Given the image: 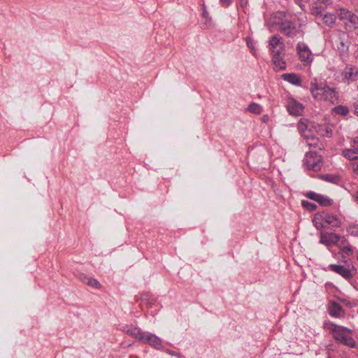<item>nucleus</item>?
<instances>
[{
    "label": "nucleus",
    "instance_id": "1",
    "mask_svg": "<svg viewBox=\"0 0 358 358\" xmlns=\"http://www.w3.org/2000/svg\"><path fill=\"white\" fill-rule=\"evenodd\" d=\"M309 90L313 97L317 101H331L336 96L334 88L330 87L325 83H318L316 78L311 80Z\"/></svg>",
    "mask_w": 358,
    "mask_h": 358
},
{
    "label": "nucleus",
    "instance_id": "2",
    "mask_svg": "<svg viewBox=\"0 0 358 358\" xmlns=\"http://www.w3.org/2000/svg\"><path fill=\"white\" fill-rule=\"evenodd\" d=\"M315 227L317 229L327 227H338L341 220L335 215L327 212L317 213L313 220Z\"/></svg>",
    "mask_w": 358,
    "mask_h": 358
},
{
    "label": "nucleus",
    "instance_id": "3",
    "mask_svg": "<svg viewBox=\"0 0 358 358\" xmlns=\"http://www.w3.org/2000/svg\"><path fill=\"white\" fill-rule=\"evenodd\" d=\"M274 23L278 26V30L282 34L289 38H293L300 33V29L297 27L296 22L286 16L277 18Z\"/></svg>",
    "mask_w": 358,
    "mask_h": 358
},
{
    "label": "nucleus",
    "instance_id": "4",
    "mask_svg": "<svg viewBox=\"0 0 358 358\" xmlns=\"http://www.w3.org/2000/svg\"><path fill=\"white\" fill-rule=\"evenodd\" d=\"M310 127L311 123L307 119H301L298 124V129L307 140V144L310 147H316L318 144V138L312 136Z\"/></svg>",
    "mask_w": 358,
    "mask_h": 358
},
{
    "label": "nucleus",
    "instance_id": "5",
    "mask_svg": "<svg viewBox=\"0 0 358 358\" xmlns=\"http://www.w3.org/2000/svg\"><path fill=\"white\" fill-rule=\"evenodd\" d=\"M338 16L344 22L348 29L354 30L358 28V16L351 11L345 8H340Z\"/></svg>",
    "mask_w": 358,
    "mask_h": 358
},
{
    "label": "nucleus",
    "instance_id": "6",
    "mask_svg": "<svg viewBox=\"0 0 358 358\" xmlns=\"http://www.w3.org/2000/svg\"><path fill=\"white\" fill-rule=\"evenodd\" d=\"M324 324V328L331 331L334 338L339 343L342 341L343 337L349 333H351V331L348 328L338 326L331 322H325Z\"/></svg>",
    "mask_w": 358,
    "mask_h": 358
},
{
    "label": "nucleus",
    "instance_id": "7",
    "mask_svg": "<svg viewBox=\"0 0 358 358\" xmlns=\"http://www.w3.org/2000/svg\"><path fill=\"white\" fill-rule=\"evenodd\" d=\"M303 164L308 169L319 171L321 168V157L315 152H310L306 155Z\"/></svg>",
    "mask_w": 358,
    "mask_h": 358
},
{
    "label": "nucleus",
    "instance_id": "8",
    "mask_svg": "<svg viewBox=\"0 0 358 358\" xmlns=\"http://www.w3.org/2000/svg\"><path fill=\"white\" fill-rule=\"evenodd\" d=\"M296 50L301 61L304 64H309L312 62V52L306 44L299 42L297 44Z\"/></svg>",
    "mask_w": 358,
    "mask_h": 358
},
{
    "label": "nucleus",
    "instance_id": "9",
    "mask_svg": "<svg viewBox=\"0 0 358 358\" xmlns=\"http://www.w3.org/2000/svg\"><path fill=\"white\" fill-rule=\"evenodd\" d=\"M328 268L341 275L345 280H350L354 275V269H350L343 265L330 264L328 266Z\"/></svg>",
    "mask_w": 358,
    "mask_h": 358
},
{
    "label": "nucleus",
    "instance_id": "10",
    "mask_svg": "<svg viewBox=\"0 0 358 358\" xmlns=\"http://www.w3.org/2000/svg\"><path fill=\"white\" fill-rule=\"evenodd\" d=\"M340 235L336 233L321 232L320 236V243L327 247L336 245Z\"/></svg>",
    "mask_w": 358,
    "mask_h": 358
},
{
    "label": "nucleus",
    "instance_id": "11",
    "mask_svg": "<svg viewBox=\"0 0 358 358\" xmlns=\"http://www.w3.org/2000/svg\"><path fill=\"white\" fill-rule=\"evenodd\" d=\"M342 153L343 155L349 160L358 159V137L353 139L351 148L344 149Z\"/></svg>",
    "mask_w": 358,
    "mask_h": 358
},
{
    "label": "nucleus",
    "instance_id": "12",
    "mask_svg": "<svg viewBox=\"0 0 358 358\" xmlns=\"http://www.w3.org/2000/svg\"><path fill=\"white\" fill-rule=\"evenodd\" d=\"M269 48L273 55H280L283 50L281 38L277 35L273 36L269 41Z\"/></svg>",
    "mask_w": 358,
    "mask_h": 358
},
{
    "label": "nucleus",
    "instance_id": "13",
    "mask_svg": "<svg viewBox=\"0 0 358 358\" xmlns=\"http://www.w3.org/2000/svg\"><path fill=\"white\" fill-rule=\"evenodd\" d=\"M331 4L330 0H317L311 8V13L315 16H322L323 11Z\"/></svg>",
    "mask_w": 358,
    "mask_h": 358
},
{
    "label": "nucleus",
    "instance_id": "14",
    "mask_svg": "<svg viewBox=\"0 0 358 358\" xmlns=\"http://www.w3.org/2000/svg\"><path fill=\"white\" fill-rule=\"evenodd\" d=\"M287 109L290 115L299 116L302 114L303 111V106L296 100L291 99L287 105Z\"/></svg>",
    "mask_w": 358,
    "mask_h": 358
},
{
    "label": "nucleus",
    "instance_id": "15",
    "mask_svg": "<svg viewBox=\"0 0 358 358\" xmlns=\"http://www.w3.org/2000/svg\"><path fill=\"white\" fill-rule=\"evenodd\" d=\"M343 80L347 81H355L358 78V70L352 66H346L342 71Z\"/></svg>",
    "mask_w": 358,
    "mask_h": 358
},
{
    "label": "nucleus",
    "instance_id": "16",
    "mask_svg": "<svg viewBox=\"0 0 358 358\" xmlns=\"http://www.w3.org/2000/svg\"><path fill=\"white\" fill-rule=\"evenodd\" d=\"M306 196L308 199L315 201L324 206H329L331 204V200L329 198L314 192H309L306 194Z\"/></svg>",
    "mask_w": 358,
    "mask_h": 358
},
{
    "label": "nucleus",
    "instance_id": "17",
    "mask_svg": "<svg viewBox=\"0 0 358 358\" xmlns=\"http://www.w3.org/2000/svg\"><path fill=\"white\" fill-rule=\"evenodd\" d=\"M143 343L148 344L157 350H159L162 347L161 339L150 332L147 333Z\"/></svg>",
    "mask_w": 358,
    "mask_h": 358
},
{
    "label": "nucleus",
    "instance_id": "18",
    "mask_svg": "<svg viewBox=\"0 0 358 358\" xmlns=\"http://www.w3.org/2000/svg\"><path fill=\"white\" fill-rule=\"evenodd\" d=\"M336 245L344 255H350L352 254V246L344 236H340V238L338 240Z\"/></svg>",
    "mask_w": 358,
    "mask_h": 358
},
{
    "label": "nucleus",
    "instance_id": "19",
    "mask_svg": "<svg viewBox=\"0 0 358 358\" xmlns=\"http://www.w3.org/2000/svg\"><path fill=\"white\" fill-rule=\"evenodd\" d=\"M281 78L288 82L289 83L300 87L302 84V80L301 78V76L296 73H284L281 76Z\"/></svg>",
    "mask_w": 358,
    "mask_h": 358
},
{
    "label": "nucleus",
    "instance_id": "20",
    "mask_svg": "<svg viewBox=\"0 0 358 358\" xmlns=\"http://www.w3.org/2000/svg\"><path fill=\"white\" fill-rule=\"evenodd\" d=\"M127 334L143 342L148 332L143 331L141 329L137 327H132L129 329L127 331Z\"/></svg>",
    "mask_w": 358,
    "mask_h": 358
},
{
    "label": "nucleus",
    "instance_id": "21",
    "mask_svg": "<svg viewBox=\"0 0 358 358\" xmlns=\"http://www.w3.org/2000/svg\"><path fill=\"white\" fill-rule=\"evenodd\" d=\"M79 278L83 282H84L85 284H86L89 286H91L92 287H95L97 289H99L101 287V284L99 283V282L97 280H96L94 278H92L90 277H88V276L85 275V274H80Z\"/></svg>",
    "mask_w": 358,
    "mask_h": 358
},
{
    "label": "nucleus",
    "instance_id": "22",
    "mask_svg": "<svg viewBox=\"0 0 358 358\" xmlns=\"http://www.w3.org/2000/svg\"><path fill=\"white\" fill-rule=\"evenodd\" d=\"M329 313H339L340 312H345L343 306L337 302H331L329 306Z\"/></svg>",
    "mask_w": 358,
    "mask_h": 358
},
{
    "label": "nucleus",
    "instance_id": "23",
    "mask_svg": "<svg viewBox=\"0 0 358 358\" xmlns=\"http://www.w3.org/2000/svg\"><path fill=\"white\" fill-rule=\"evenodd\" d=\"M280 55H273V62L274 66L279 70L286 69L285 62L280 58Z\"/></svg>",
    "mask_w": 358,
    "mask_h": 358
},
{
    "label": "nucleus",
    "instance_id": "24",
    "mask_svg": "<svg viewBox=\"0 0 358 358\" xmlns=\"http://www.w3.org/2000/svg\"><path fill=\"white\" fill-rule=\"evenodd\" d=\"M322 21L327 26L331 27L335 24L336 16L331 13H327L323 15Z\"/></svg>",
    "mask_w": 358,
    "mask_h": 358
},
{
    "label": "nucleus",
    "instance_id": "25",
    "mask_svg": "<svg viewBox=\"0 0 358 358\" xmlns=\"http://www.w3.org/2000/svg\"><path fill=\"white\" fill-rule=\"evenodd\" d=\"M351 333L347 334L345 337L343 338L342 341L340 342L341 343L347 345L350 348H355L356 346L355 341L350 336Z\"/></svg>",
    "mask_w": 358,
    "mask_h": 358
},
{
    "label": "nucleus",
    "instance_id": "26",
    "mask_svg": "<svg viewBox=\"0 0 358 358\" xmlns=\"http://www.w3.org/2000/svg\"><path fill=\"white\" fill-rule=\"evenodd\" d=\"M248 110L252 113L260 114L262 112V106L257 103H252L248 107Z\"/></svg>",
    "mask_w": 358,
    "mask_h": 358
},
{
    "label": "nucleus",
    "instance_id": "27",
    "mask_svg": "<svg viewBox=\"0 0 358 358\" xmlns=\"http://www.w3.org/2000/svg\"><path fill=\"white\" fill-rule=\"evenodd\" d=\"M334 112L336 114L345 116L349 113V109L347 106L339 105L334 108Z\"/></svg>",
    "mask_w": 358,
    "mask_h": 358
},
{
    "label": "nucleus",
    "instance_id": "28",
    "mask_svg": "<svg viewBox=\"0 0 358 358\" xmlns=\"http://www.w3.org/2000/svg\"><path fill=\"white\" fill-rule=\"evenodd\" d=\"M322 179L325 181L336 183L338 181V176L331 174H327L322 176Z\"/></svg>",
    "mask_w": 358,
    "mask_h": 358
},
{
    "label": "nucleus",
    "instance_id": "29",
    "mask_svg": "<svg viewBox=\"0 0 358 358\" xmlns=\"http://www.w3.org/2000/svg\"><path fill=\"white\" fill-rule=\"evenodd\" d=\"M142 301L147 304H153L155 299L149 293H145L142 295Z\"/></svg>",
    "mask_w": 358,
    "mask_h": 358
},
{
    "label": "nucleus",
    "instance_id": "30",
    "mask_svg": "<svg viewBox=\"0 0 358 358\" xmlns=\"http://www.w3.org/2000/svg\"><path fill=\"white\" fill-rule=\"evenodd\" d=\"M348 231L350 234L357 236H358V224L350 225L348 228Z\"/></svg>",
    "mask_w": 358,
    "mask_h": 358
},
{
    "label": "nucleus",
    "instance_id": "31",
    "mask_svg": "<svg viewBox=\"0 0 358 358\" xmlns=\"http://www.w3.org/2000/svg\"><path fill=\"white\" fill-rule=\"evenodd\" d=\"M320 134L323 136L330 137L332 135V130L329 126L325 127L324 129H320Z\"/></svg>",
    "mask_w": 358,
    "mask_h": 358
},
{
    "label": "nucleus",
    "instance_id": "32",
    "mask_svg": "<svg viewBox=\"0 0 358 358\" xmlns=\"http://www.w3.org/2000/svg\"><path fill=\"white\" fill-rule=\"evenodd\" d=\"M302 206L309 210H313L316 208V205L314 203H311L307 201H302Z\"/></svg>",
    "mask_w": 358,
    "mask_h": 358
},
{
    "label": "nucleus",
    "instance_id": "33",
    "mask_svg": "<svg viewBox=\"0 0 358 358\" xmlns=\"http://www.w3.org/2000/svg\"><path fill=\"white\" fill-rule=\"evenodd\" d=\"M247 45L252 50V54H255V45L252 40L250 38H246Z\"/></svg>",
    "mask_w": 358,
    "mask_h": 358
},
{
    "label": "nucleus",
    "instance_id": "34",
    "mask_svg": "<svg viewBox=\"0 0 358 358\" xmlns=\"http://www.w3.org/2000/svg\"><path fill=\"white\" fill-rule=\"evenodd\" d=\"M351 166L353 172L358 174V159H355V162H352Z\"/></svg>",
    "mask_w": 358,
    "mask_h": 358
},
{
    "label": "nucleus",
    "instance_id": "35",
    "mask_svg": "<svg viewBox=\"0 0 358 358\" xmlns=\"http://www.w3.org/2000/svg\"><path fill=\"white\" fill-rule=\"evenodd\" d=\"M353 106H354V110H355V114L358 116V99L356 100L354 103H353Z\"/></svg>",
    "mask_w": 358,
    "mask_h": 358
},
{
    "label": "nucleus",
    "instance_id": "36",
    "mask_svg": "<svg viewBox=\"0 0 358 358\" xmlns=\"http://www.w3.org/2000/svg\"><path fill=\"white\" fill-rule=\"evenodd\" d=\"M222 6L227 7L231 2V0H220Z\"/></svg>",
    "mask_w": 358,
    "mask_h": 358
},
{
    "label": "nucleus",
    "instance_id": "37",
    "mask_svg": "<svg viewBox=\"0 0 358 358\" xmlns=\"http://www.w3.org/2000/svg\"><path fill=\"white\" fill-rule=\"evenodd\" d=\"M341 48L338 47V49L339 50L341 49L342 51L344 50L345 48H346V49H348V46H345V43L343 41L341 42Z\"/></svg>",
    "mask_w": 358,
    "mask_h": 358
},
{
    "label": "nucleus",
    "instance_id": "38",
    "mask_svg": "<svg viewBox=\"0 0 358 358\" xmlns=\"http://www.w3.org/2000/svg\"><path fill=\"white\" fill-rule=\"evenodd\" d=\"M308 0H296V1L299 3H300L301 2H306L308 1Z\"/></svg>",
    "mask_w": 358,
    "mask_h": 358
},
{
    "label": "nucleus",
    "instance_id": "39",
    "mask_svg": "<svg viewBox=\"0 0 358 358\" xmlns=\"http://www.w3.org/2000/svg\"><path fill=\"white\" fill-rule=\"evenodd\" d=\"M203 15L204 17H206L207 15H208V13L206 12V10H204L203 13Z\"/></svg>",
    "mask_w": 358,
    "mask_h": 358
},
{
    "label": "nucleus",
    "instance_id": "40",
    "mask_svg": "<svg viewBox=\"0 0 358 358\" xmlns=\"http://www.w3.org/2000/svg\"><path fill=\"white\" fill-rule=\"evenodd\" d=\"M356 199L358 200V189H357V191L356 192Z\"/></svg>",
    "mask_w": 358,
    "mask_h": 358
},
{
    "label": "nucleus",
    "instance_id": "41",
    "mask_svg": "<svg viewBox=\"0 0 358 358\" xmlns=\"http://www.w3.org/2000/svg\"><path fill=\"white\" fill-rule=\"evenodd\" d=\"M244 3H245V1H243V0H241V4L242 6H243Z\"/></svg>",
    "mask_w": 358,
    "mask_h": 358
},
{
    "label": "nucleus",
    "instance_id": "42",
    "mask_svg": "<svg viewBox=\"0 0 358 358\" xmlns=\"http://www.w3.org/2000/svg\"><path fill=\"white\" fill-rule=\"evenodd\" d=\"M244 3H245V1H243V0H241V4L242 6H243Z\"/></svg>",
    "mask_w": 358,
    "mask_h": 358
},
{
    "label": "nucleus",
    "instance_id": "43",
    "mask_svg": "<svg viewBox=\"0 0 358 358\" xmlns=\"http://www.w3.org/2000/svg\"><path fill=\"white\" fill-rule=\"evenodd\" d=\"M334 316H338L339 315H336V314H334L333 315Z\"/></svg>",
    "mask_w": 358,
    "mask_h": 358
},
{
    "label": "nucleus",
    "instance_id": "44",
    "mask_svg": "<svg viewBox=\"0 0 358 358\" xmlns=\"http://www.w3.org/2000/svg\"><path fill=\"white\" fill-rule=\"evenodd\" d=\"M357 90H358V85H357Z\"/></svg>",
    "mask_w": 358,
    "mask_h": 358
}]
</instances>
